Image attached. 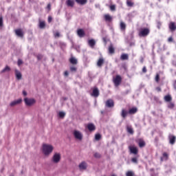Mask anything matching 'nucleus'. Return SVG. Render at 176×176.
Listing matches in <instances>:
<instances>
[{"label":"nucleus","instance_id":"nucleus-1","mask_svg":"<svg viewBox=\"0 0 176 176\" xmlns=\"http://www.w3.org/2000/svg\"><path fill=\"white\" fill-rule=\"evenodd\" d=\"M138 112V109L137 107H132L131 109H129V111L123 109L121 111V116L122 119H126V118H127V116L129 114L135 115V113H137Z\"/></svg>","mask_w":176,"mask_h":176},{"label":"nucleus","instance_id":"nucleus-2","mask_svg":"<svg viewBox=\"0 0 176 176\" xmlns=\"http://www.w3.org/2000/svg\"><path fill=\"white\" fill-rule=\"evenodd\" d=\"M151 34V29L149 28H140L138 30V36L140 38H146Z\"/></svg>","mask_w":176,"mask_h":176},{"label":"nucleus","instance_id":"nucleus-3","mask_svg":"<svg viewBox=\"0 0 176 176\" xmlns=\"http://www.w3.org/2000/svg\"><path fill=\"white\" fill-rule=\"evenodd\" d=\"M43 152L45 155H50V153L53 152V146L50 144H43Z\"/></svg>","mask_w":176,"mask_h":176},{"label":"nucleus","instance_id":"nucleus-4","mask_svg":"<svg viewBox=\"0 0 176 176\" xmlns=\"http://www.w3.org/2000/svg\"><path fill=\"white\" fill-rule=\"evenodd\" d=\"M113 82L114 83V86H116V87L120 86V83H122V76H120V75L116 76V77L113 78Z\"/></svg>","mask_w":176,"mask_h":176},{"label":"nucleus","instance_id":"nucleus-5","mask_svg":"<svg viewBox=\"0 0 176 176\" xmlns=\"http://www.w3.org/2000/svg\"><path fill=\"white\" fill-rule=\"evenodd\" d=\"M74 136L76 140H79L80 141L83 140V135H82V133H80L79 131H74Z\"/></svg>","mask_w":176,"mask_h":176},{"label":"nucleus","instance_id":"nucleus-6","mask_svg":"<svg viewBox=\"0 0 176 176\" xmlns=\"http://www.w3.org/2000/svg\"><path fill=\"white\" fill-rule=\"evenodd\" d=\"M25 103L26 105H28V107H31V105H34V104H35L36 100L34 98H26L24 99Z\"/></svg>","mask_w":176,"mask_h":176},{"label":"nucleus","instance_id":"nucleus-7","mask_svg":"<svg viewBox=\"0 0 176 176\" xmlns=\"http://www.w3.org/2000/svg\"><path fill=\"white\" fill-rule=\"evenodd\" d=\"M135 142H137L139 147H140V148H144V146L146 145L145 140H144V139H142V138H139V139L136 140Z\"/></svg>","mask_w":176,"mask_h":176},{"label":"nucleus","instance_id":"nucleus-8","mask_svg":"<svg viewBox=\"0 0 176 176\" xmlns=\"http://www.w3.org/2000/svg\"><path fill=\"white\" fill-rule=\"evenodd\" d=\"M60 160L61 155H60V153H55L53 156L52 162H54V163H58Z\"/></svg>","mask_w":176,"mask_h":176},{"label":"nucleus","instance_id":"nucleus-9","mask_svg":"<svg viewBox=\"0 0 176 176\" xmlns=\"http://www.w3.org/2000/svg\"><path fill=\"white\" fill-rule=\"evenodd\" d=\"M105 105L107 108H113V107H115V102L113 100L109 99L106 101Z\"/></svg>","mask_w":176,"mask_h":176},{"label":"nucleus","instance_id":"nucleus-10","mask_svg":"<svg viewBox=\"0 0 176 176\" xmlns=\"http://www.w3.org/2000/svg\"><path fill=\"white\" fill-rule=\"evenodd\" d=\"M168 28L171 32H174L176 30V23L175 22H170L168 24Z\"/></svg>","mask_w":176,"mask_h":176},{"label":"nucleus","instance_id":"nucleus-11","mask_svg":"<svg viewBox=\"0 0 176 176\" xmlns=\"http://www.w3.org/2000/svg\"><path fill=\"white\" fill-rule=\"evenodd\" d=\"M129 149L133 155H138V148L135 146H129Z\"/></svg>","mask_w":176,"mask_h":176},{"label":"nucleus","instance_id":"nucleus-12","mask_svg":"<svg viewBox=\"0 0 176 176\" xmlns=\"http://www.w3.org/2000/svg\"><path fill=\"white\" fill-rule=\"evenodd\" d=\"M91 96H93V97H98V96H100V91L98 90V88L96 87L94 88Z\"/></svg>","mask_w":176,"mask_h":176},{"label":"nucleus","instance_id":"nucleus-13","mask_svg":"<svg viewBox=\"0 0 176 176\" xmlns=\"http://www.w3.org/2000/svg\"><path fill=\"white\" fill-rule=\"evenodd\" d=\"M126 3L128 8H134L135 5V3H134V0H126Z\"/></svg>","mask_w":176,"mask_h":176},{"label":"nucleus","instance_id":"nucleus-14","mask_svg":"<svg viewBox=\"0 0 176 176\" xmlns=\"http://www.w3.org/2000/svg\"><path fill=\"white\" fill-rule=\"evenodd\" d=\"M66 5L69 8H74V6H75V1H74V0H67L66 1Z\"/></svg>","mask_w":176,"mask_h":176},{"label":"nucleus","instance_id":"nucleus-15","mask_svg":"<svg viewBox=\"0 0 176 176\" xmlns=\"http://www.w3.org/2000/svg\"><path fill=\"white\" fill-rule=\"evenodd\" d=\"M15 34L20 38H23V36H24V34L23 33V30H21V29L15 30Z\"/></svg>","mask_w":176,"mask_h":176},{"label":"nucleus","instance_id":"nucleus-16","mask_svg":"<svg viewBox=\"0 0 176 176\" xmlns=\"http://www.w3.org/2000/svg\"><path fill=\"white\" fill-rule=\"evenodd\" d=\"M164 100L165 102H171L173 101V97H171V95L168 94L164 97Z\"/></svg>","mask_w":176,"mask_h":176},{"label":"nucleus","instance_id":"nucleus-17","mask_svg":"<svg viewBox=\"0 0 176 176\" xmlns=\"http://www.w3.org/2000/svg\"><path fill=\"white\" fill-rule=\"evenodd\" d=\"M104 63H105V60L104 59V58L100 57V58H99V59L98 60L97 65H98L99 67H102V65L104 64Z\"/></svg>","mask_w":176,"mask_h":176},{"label":"nucleus","instance_id":"nucleus-18","mask_svg":"<svg viewBox=\"0 0 176 176\" xmlns=\"http://www.w3.org/2000/svg\"><path fill=\"white\" fill-rule=\"evenodd\" d=\"M21 101H23V100H21V99H18L17 100H14V101L11 102L10 105V107H14L15 105H19V104H21Z\"/></svg>","mask_w":176,"mask_h":176},{"label":"nucleus","instance_id":"nucleus-19","mask_svg":"<svg viewBox=\"0 0 176 176\" xmlns=\"http://www.w3.org/2000/svg\"><path fill=\"white\" fill-rule=\"evenodd\" d=\"M78 167H79L80 170H86V168H87V164L86 163V162H82L79 164Z\"/></svg>","mask_w":176,"mask_h":176},{"label":"nucleus","instance_id":"nucleus-20","mask_svg":"<svg viewBox=\"0 0 176 176\" xmlns=\"http://www.w3.org/2000/svg\"><path fill=\"white\" fill-rule=\"evenodd\" d=\"M87 129L89 131H94L96 130V125L93 123H89L87 124Z\"/></svg>","mask_w":176,"mask_h":176},{"label":"nucleus","instance_id":"nucleus-21","mask_svg":"<svg viewBox=\"0 0 176 176\" xmlns=\"http://www.w3.org/2000/svg\"><path fill=\"white\" fill-rule=\"evenodd\" d=\"M77 34L80 38H83V36H85V30H83L82 29H78L77 30Z\"/></svg>","mask_w":176,"mask_h":176},{"label":"nucleus","instance_id":"nucleus-22","mask_svg":"<svg viewBox=\"0 0 176 176\" xmlns=\"http://www.w3.org/2000/svg\"><path fill=\"white\" fill-rule=\"evenodd\" d=\"M108 50L109 54H115V47H113V44H110Z\"/></svg>","mask_w":176,"mask_h":176},{"label":"nucleus","instance_id":"nucleus-23","mask_svg":"<svg viewBox=\"0 0 176 176\" xmlns=\"http://www.w3.org/2000/svg\"><path fill=\"white\" fill-rule=\"evenodd\" d=\"M175 141L176 138L175 135L169 136V144H170V145H174V144H175Z\"/></svg>","mask_w":176,"mask_h":176},{"label":"nucleus","instance_id":"nucleus-24","mask_svg":"<svg viewBox=\"0 0 176 176\" xmlns=\"http://www.w3.org/2000/svg\"><path fill=\"white\" fill-rule=\"evenodd\" d=\"M69 63L73 65H76V64H78V59L76 58L75 57H71L69 58Z\"/></svg>","mask_w":176,"mask_h":176},{"label":"nucleus","instance_id":"nucleus-25","mask_svg":"<svg viewBox=\"0 0 176 176\" xmlns=\"http://www.w3.org/2000/svg\"><path fill=\"white\" fill-rule=\"evenodd\" d=\"M88 45L90 47H94L96 46V40L95 39H90L88 41Z\"/></svg>","mask_w":176,"mask_h":176},{"label":"nucleus","instance_id":"nucleus-26","mask_svg":"<svg viewBox=\"0 0 176 176\" xmlns=\"http://www.w3.org/2000/svg\"><path fill=\"white\" fill-rule=\"evenodd\" d=\"M126 131L127 133H129V134H131V135L134 134V129H133V126H129V125L126 126Z\"/></svg>","mask_w":176,"mask_h":176},{"label":"nucleus","instance_id":"nucleus-27","mask_svg":"<svg viewBox=\"0 0 176 176\" xmlns=\"http://www.w3.org/2000/svg\"><path fill=\"white\" fill-rule=\"evenodd\" d=\"M15 75H16V78L18 80H20L22 78V75H21V73L17 70V69H15Z\"/></svg>","mask_w":176,"mask_h":176},{"label":"nucleus","instance_id":"nucleus-28","mask_svg":"<svg viewBox=\"0 0 176 176\" xmlns=\"http://www.w3.org/2000/svg\"><path fill=\"white\" fill-rule=\"evenodd\" d=\"M104 19L105 21H109V22L112 21V16H111V15H109V14H104Z\"/></svg>","mask_w":176,"mask_h":176},{"label":"nucleus","instance_id":"nucleus-29","mask_svg":"<svg viewBox=\"0 0 176 176\" xmlns=\"http://www.w3.org/2000/svg\"><path fill=\"white\" fill-rule=\"evenodd\" d=\"M76 3H78V5H86V3H87V0H75Z\"/></svg>","mask_w":176,"mask_h":176},{"label":"nucleus","instance_id":"nucleus-30","mask_svg":"<svg viewBox=\"0 0 176 176\" xmlns=\"http://www.w3.org/2000/svg\"><path fill=\"white\" fill-rule=\"evenodd\" d=\"M120 27L122 31H126V23H124V22L121 21L120 23Z\"/></svg>","mask_w":176,"mask_h":176},{"label":"nucleus","instance_id":"nucleus-31","mask_svg":"<svg viewBox=\"0 0 176 176\" xmlns=\"http://www.w3.org/2000/svg\"><path fill=\"white\" fill-rule=\"evenodd\" d=\"M120 60H129V54H122L120 56Z\"/></svg>","mask_w":176,"mask_h":176},{"label":"nucleus","instance_id":"nucleus-32","mask_svg":"<svg viewBox=\"0 0 176 176\" xmlns=\"http://www.w3.org/2000/svg\"><path fill=\"white\" fill-rule=\"evenodd\" d=\"M175 107V104H174V102H168V108L169 109H174Z\"/></svg>","mask_w":176,"mask_h":176},{"label":"nucleus","instance_id":"nucleus-33","mask_svg":"<svg viewBox=\"0 0 176 176\" xmlns=\"http://www.w3.org/2000/svg\"><path fill=\"white\" fill-rule=\"evenodd\" d=\"M9 71H10V67L7 65L4 69L1 70V74H3L5 72H9Z\"/></svg>","mask_w":176,"mask_h":176},{"label":"nucleus","instance_id":"nucleus-34","mask_svg":"<svg viewBox=\"0 0 176 176\" xmlns=\"http://www.w3.org/2000/svg\"><path fill=\"white\" fill-rule=\"evenodd\" d=\"M45 27H46V23H45V21H40L39 22V28L43 30V28H45Z\"/></svg>","mask_w":176,"mask_h":176},{"label":"nucleus","instance_id":"nucleus-35","mask_svg":"<svg viewBox=\"0 0 176 176\" xmlns=\"http://www.w3.org/2000/svg\"><path fill=\"white\" fill-rule=\"evenodd\" d=\"M132 163H134L135 164H138V157H134L131 158Z\"/></svg>","mask_w":176,"mask_h":176},{"label":"nucleus","instance_id":"nucleus-36","mask_svg":"<svg viewBox=\"0 0 176 176\" xmlns=\"http://www.w3.org/2000/svg\"><path fill=\"white\" fill-rule=\"evenodd\" d=\"M58 116L59 118H60L61 119H64V118H65V113H64V111H60L58 113Z\"/></svg>","mask_w":176,"mask_h":176},{"label":"nucleus","instance_id":"nucleus-37","mask_svg":"<svg viewBox=\"0 0 176 176\" xmlns=\"http://www.w3.org/2000/svg\"><path fill=\"white\" fill-rule=\"evenodd\" d=\"M155 80L156 83H159V82L160 81V75L159 74H156Z\"/></svg>","mask_w":176,"mask_h":176},{"label":"nucleus","instance_id":"nucleus-38","mask_svg":"<svg viewBox=\"0 0 176 176\" xmlns=\"http://www.w3.org/2000/svg\"><path fill=\"white\" fill-rule=\"evenodd\" d=\"M95 140L96 141H100L101 140V134L97 133L95 135Z\"/></svg>","mask_w":176,"mask_h":176},{"label":"nucleus","instance_id":"nucleus-39","mask_svg":"<svg viewBox=\"0 0 176 176\" xmlns=\"http://www.w3.org/2000/svg\"><path fill=\"white\" fill-rule=\"evenodd\" d=\"M77 70H78V68H76V67L75 66L70 67L71 72H76Z\"/></svg>","mask_w":176,"mask_h":176},{"label":"nucleus","instance_id":"nucleus-40","mask_svg":"<svg viewBox=\"0 0 176 176\" xmlns=\"http://www.w3.org/2000/svg\"><path fill=\"white\" fill-rule=\"evenodd\" d=\"M126 176H134V172L129 170L126 172Z\"/></svg>","mask_w":176,"mask_h":176},{"label":"nucleus","instance_id":"nucleus-41","mask_svg":"<svg viewBox=\"0 0 176 176\" xmlns=\"http://www.w3.org/2000/svg\"><path fill=\"white\" fill-rule=\"evenodd\" d=\"M94 156V157H96V159H100V157H101V154L98 153H95Z\"/></svg>","mask_w":176,"mask_h":176},{"label":"nucleus","instance_id":"nucleus-42","mask_svg":"<svg viewBox=\"0 0 176 176\" xmlns=\"http://www.w3.org/2000/svg\"><path fill=\"white\" fill-rule=\"evenodd\" d=\"M110 10H111L112 12L116 10V6H115V5H111V6H110Z\"/></svg>","mask_w":176,"mask_h":176},{"label":"nucleus","instance_id":"nucleus-43","mask_svg":"<svg viewBox=\"0 0 176 176\" xmlns=\"http://www.w3.org/2000/svg\"><path fill=\"white\" fill-rule=\"evenodd\" d=\"M162 156L165 159V160H167L168 159V154H167V153H164L162 154Z\"/></svg>","mask_w":176,"mask_h":176},{"label":"nucleus","instance_id":"nucleus-44","mask_svg":"<svg viewBox=\"0 0 176 176\" xmlns=\"http://www.w3.org/2000/svg\"><path fill=\"white\" fill-rule=\"evenodd\" d=\"M0 27H3V17L0 16Z\"/></svg>","mask_w":176,"mask_h":176},{"label":"nucleus","instance_id":"nucleus-45","mask_svg":"<svg viewBox=\"0 0 176 176\" xmlns=\"http://www.w3.org/2000/svg\"><path fill=\"white\" fill-rule=\"evenodd\" d=\"M54 36L55 38H60V32H56L54 34Z\"/></svg>","mask_w":176,"mask_h":176},{"label":"nucleus","instance_id":"nucleus-46","mask_svg":"<svg viewBox=\"0 0 176 176\" xmlns=\"http://www.w3.org/2000/svg\"><path fill=\"white\" fill-rule=\"evenodd\" d=\"M47 9L49 10V12H50V10H52V4L48 3L47 6Z\"/></svg>","mask_w":176,"mask_h":176},{"label":"nucleus","instance_id":"nucleus-47","mask_svg":"<svg viewBox=\"0 0 176 176\" xmlns=\"http://www.w3.org/2000/svg\"><path fill=\"white\" fill-rule=\"evenodd\" d=\"M161 28H162V23L157 22V28H158V30H160Z\"/></svg>","mask_w":176,"mask_h":176},{"label":"nucleus","instance_id":"nucleus-48","mask_svg":"<svg viewBox=\"0 0 176 176\" xmlns=\"http://www.w3.org/2000/svg\"><path fill=\"white\" fill-rule=\"evenodd\" d=\"M37 58H38V60H42V58H43V55L38 54L37 55Z\"/></svg>","mask_w":176,"mask_h":176},{"label":"nucleus","instance_id":"nucleus-49","mask_svg":"<svg viewBox=\"0 0 176 176\" xmlns=\"http://www.w3.org/2000/svg\"><path fill=\"white\" fill-rule=\"evenodd\" d=\"M173 41H174V38H173V36H170V37H169V38H168V42H169L170 43L171 42H173Z\"/></svg>","mask_w":176,"mask_h":176},{"label":"nucleus","instance_id":"nucleus-50","mask_svg":"<svg viewBox=\"0 0 176 176\" xmlns=\"http://www.w3.org/2000/svg\"><path fill=\"white\" fill-rule=\"evenodd\" d=\"M17 64H18L19 67H20V65H21V64H23V60L21 59H19Z\"/></svg>","mask_w":176,"mask_h":176},{"label":"nucleus","instance_id":"nucleus-51","mask_svg":"<svg viewBox=\"0 0 176 176\" xmlns=\"http://www.w3.org/2000/svg\"><path fill=\"white\" fill-rule=\"evenodd\" d=\"M142 72H143V74H146V72H147L146 67H145V66L143 67Z\"/></svg>","mask_w":176,"mask_h":176},{"label":"nucleus","instance_id":"nucleus-52","mask_svg":"<svg viewBox=\"0 0 176 176\" xmlns=\"http://www.w3.org/2000/svg\"><path fill=\"white\" fill-rule=\"evenodd\" d=\"M155 90H157L158 93H160V91H162V88L160 87H157L155 88Z\"/></svg>","mask_w":176,"mask_h":176},{"label":"nucleus","instance_id":"nucleus-53","mask_svg":"<svg viewBox=\"0 0 176 176\" xmlns=\"http://www.w3.org/2000/svg\"><path fill=\"white\" fill-rule=\"evenodd\" d=\"M52 20H53L52 16H48V23H52Z\"/></svg>","mask_w":176,"mask_h":176},{"label":"nucleus","instance_id":"nucleus-54","mask_svg":"<svg viewBox=\"0 0 176 176\" xmlns=\"http://www.w3.org/2000/svg\"><path fill=\"white\" fill-rule=\"evenodd\" d=\"M64 75H65V76H68V75H69V73H68V71H65L64 72Z\"/></svg>","mask_w":176,"mask_h":176},{"label":"nucleus","instance_id":"nucleus-55","mask_svg":"<svg viewBox=\"0 0 176 176\" xmlns=\"http://www.w3.org/2000/svg\"><path fill=\"white\" fill-rule=\"evenodd\" d=\"M173 87H174L175 90H176V80L173 82Z\"/></svg>","mask_w":176,"mask_h":176},{"label":"nucleus","instance_id":"nucleus-56","mask_svg":"<svg viewBox=\"0 0 176 176\" xmlns=\"http://www.w3.org/2000/svg\"><path fill=\"white\" fill-rule=\"evenodd\" d=\"M23 96H27V91H23Z\"/></svg>","mask_w":176,"mask_h":176},{"label":"nucleus","instance_id":"nucleus-57","mask_svg":"<svg viewBox=\"0 0 176 176\" xmlns=\"http://www.w3.org/2000/svg\"><path fill=\"white\" fill-rule=\"evenodd\" d=\"M130 93V91L127 90L126 92H124V94H129Z\"/></svg>","mask_w":176,"mask_h":176},{"label":"nucleus","instance_id":"nucleus-58","mask_svg":"<svg viewBox=\"0 0 176 176\" xmlns=\"http://www.w3.org/2000/svg\"><path fill=\"white\" fill-rule=\"evenodd\" d=\"M103 41H104V43H107V39L105 38H103Z\"/></svg>","mask_w":176,"mask_h":176},{"label":"nucleus","instance_id":"nucleus-59","mask_svg":"<svg viewBox=\"0 0 176 176\" xmlns=\"http://www.w3.org/2000/svg\"><path fill=\"white\" fill-rule=\"evenodd\" d=\"M161 162H163V157H161Z\"/></svg>","mask_w":176,"mask_h":176}]
</instances>
